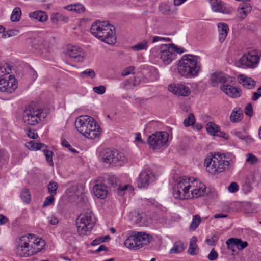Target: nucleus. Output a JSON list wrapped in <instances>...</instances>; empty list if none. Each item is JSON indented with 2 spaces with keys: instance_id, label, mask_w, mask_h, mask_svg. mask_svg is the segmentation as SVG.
Here are the masks:
<instances>
[{
  "instance_id": "obj_1",
  "label": "nucleus",
  "mask_w": 261,
  "mask_h": 261,
  "mask_svg": "<svg viewBox=\"0 0 261 261\" xmlns=\"http://www.w3.org/2000/svg\"><path fill=\"white\" fill-rule=\"evenodd\" d=\"M45 246L44 241L34 234H28L19 237L17 241L16 253L21 257L34 255Z\"/></svg>"
},
{
  "instance_id": "obj_2",
  "label": "nucleus",
  "mask_w": 261,
  "mask_h": 261,
  "mask_svg": "<svg viewBox=\"0 0 261 261\" xmlns=\"http://www.w3.org/2000/svg\"><path fill=\"white\" fill-rule=\"evenodd\" d=\"M199 59V57L191 54L184 55L179 61L178 73L187 78L197 76L200 69V65L198 62Z\"/></svg>"
},
{
  "instance_id": "obj_3",
  "label": "nucleus",
  "mask_w": 261,
  "mask_h": 261,
  "mask_svg": "<svg viewBox=\"0 0 261 261\" xmlns=\"http://www.w3.org/2000/svg\"><path fill=\"white\" fill-rule=\"evenodd\" d=\"M75 126L79 133L89 139H94L100 134V126L93 118L87 115L79 117Z\"/></svg>"
},
{
  "instance_id": "obj_4",
  "label": "nucleus",
  "mask_w": 261,
  "mask_h": 261,
  "mask_svg": "<svg viewBox=\"0 0 261 261\" xmlns=\"http://www.w3.org/2000/svg\"><path fill=\"white\" fill-rule=\"evenodd\" d=\"M90 31L98 39L109 44L116 42L115 27L105 22L95 21L91 25Z\"/></svg>"
},
{
  "instance_id": "obj_5",
  "label": "nucleus",
  "mask_w": 261,
  "mask_h": 261,
  "mask_svg": "<svg viewBox=\"0 0 261 261\" xmlns=\"http://www.w3.org/2000/svg\"><path fill=\"white\" fill-rule=\"evenodd\" d=\"M230 161L229 154L217 152L205 160L204 166L207 172L212 175H217L228 168Z\"/></svg>"
},
{
  "instance_id": "obj_6",
  "label": "nucleus",
  "mask_w": 261,
  "mask_h": 261,
  "mask_svg": "<svg viewBox=\"0 0 261 261\" xmlns=\"http://www.w3.org/2000/svg\"><path fill=\"white\" fill-rule=\"evenodd\" d=\"M96 220L90 210H85L77 217L76 225L79 235L82 237L88 236L95 224Z\"/></svg>"
},
{
  "instance_id": "obj_7",
  "label": "nucleus",
  "mask_w": 261,
  "mask_h": 261,
  "mask_svg": "<svg viewBox=\"0 0 261 261\" xmlns=\"http://www.w3.org/2000/svg\"><path fill=\"white\" fill-rule=\"evenodd\" d=\"M48 115L46 109L29 105L23 113V121L28 125L34 126L44 120Z\"/></svg>"
},
{
  "instance_id": "obj_8",
  "label": "nucleus",
  "mask_w": 261,
  "mask_h": 261,
  "mask_svg": "<svg viewBox=\"0 0 261 261\" xmlns=\"http://www.w3.org/2000/svg\"><path fill=\"white\" fill-rule=\"evenodd\" d=\"M12 66L5 63L0 66V91L12 93L17 88L16 79L11 74Z\"/></svg>"
},
{
  "instance_id": "obj_9",
  "label": "nucleus",
  "mask_w": 261,
  "mask_h": 261,
  "mask_svg": "<svg viewBox=\"0 0 261 261\" xmlns=\"http://www.w3.org/2000/svg\"><path fill=\"white\" fill-rule=\"evenodd\" d=\"M100 159L102 162L109 166H122L126 162V158L124 153L119 152L118 150L105 149L100 154Z\"/></svg>"
},
{
  "instance_id": "obj_10",
  "label": "nucleus",
  "mask_w": 261,
  "mask_h": 261,
  "mask_svg": "<svg viewBox=\"0 0 261 261\" xmlns=\"http://www.w3.org/2000/svg\"><path fill=\"white\" fill-rule=\"evenodd\" d=\"M151 236L143 232H139L129 236L124 242L127 248L137 250L150 243Z\"/></svg>"
},
{
  "instance_id": "obj_11",
  "label": "nucleus",
  "mask_w": 261,
  "mask_h": 261,
  "mask_svg": "<svg viewBox=\"0 0 261 261\" xmlns=\"http://www.w3.org/2000/svg\"><path fill=\"white\" fill-rule=\"evenodd\" d=\"M168 139L169 135L166 132H156L148 137L147 142L150 148L156 149L166 146Z\"/></svg>"
},
{
  "instance_id": "obj_12",
  "label": "nucleus",
  "mask_w": 261,
  "mask_h": 261,
  "mask_svg": "<svg viewBox=\"0 0 261 261\" xmlns=\"http://www.w3.org/2000/svg\"><path fill=\"white\" fill-rule=\"evenodd\" d=\"M259 56L256 50H252L244 55L239 62L244 68H254L259 61Z\"/></svg>"
},
{
  "instance_id": "obj_13",
  "label": "nucleus",
  "mask_w": 261,
  "mask_h": 261,
  "mask_svg": "<svg viewBox=\"0 0 261 261\" xmlns=\"http://www.w3.org/2000/svg\"><path fill=\"white\" fill-rule=\"evenodd\" d=\"M25 147L31 150L42 149L46 161L48 162L50 165L53 166L54 162L52 159L53 152L51 150L47 149V145L40 142L36 143L34 141H30L26 143Z\"/></svg>"
},
{
  "instance_id": "obj_14",
  "label": "nucleus",
  "mask_w": 261,
  "mask_h": 261,
  "mask_svg": "<svg viewBox=\"0 0 261 261\" xmlns=\"http://www.w3.org/2000/svg\"><path fill=\"white\" fill-rule=\"evenodd\" d=\"M154 178V175L149 170L142 171L139 174L137 183L139 188H147Z\"/></svg>"
},
{
  "instance_id": "obj_15",
  "label": "nucleus",
  "mask_w": 261,
  "mask_h": 261,
  "mask_svg": "<svg viewBox=\"0 0 261 261\" xmlns=\"http://www.w3.org/2000/svg\"><path fill=\"white\" fill-rule=\"evenodd\" d=\"M210 81L213 86L215 87L218 83L222 85L231 84L233 82V77L222 72H217L212 75Z\"/></svg>"
},
{
  "instance_id": "obj_16",
  "label": "nucleus",
  "mask_w": 261,
  "mask_h": 261,
  "mask_svg": "<svg viewBox=\"0 0 261 261\" xmlns=\"http://www.w3.org/2000/svg\"><path fill=\"white\" fill-rule=\"evenodd\" d=\"M66 54L74 62H81L84 60L85 53L79 46L72 45L68 46Z\"/></svg>"
},
{
  "instance_id": "obj_17",
  "label": "nucleus",
  "mask_w": 261,
  "mask_h": 261,
  "mask_svg": "<svg viewBox=\"0 0 261 261\" xmlns=\"http://www.w3.org/2000/svg\"><path fill=\"white\" fill-rule=\"evenodd\" d=\"M168 90L173 93L179 96H188L191 91L190 88L182 84H170L168 86Z\"/></svg>"
},
{
  "instance_id": "obj_18",
  "label": "nucleus",
  "mask_w": 261,
  "mask_h": 261,
  "mask_svg": "<svg viewBox=\"0 0 261 261\" xmlns=\"http://www.w3.org/2000/svg\"><path fill=\"white\" fill-rule=\"evenodd\" d=\"M160 59L165 65H168L175 58L176 54L171 51L168 45H164L161 48Z\"/></svg>"
},
{
  "instance_id": "obj_19",
  "label": "nucleus",
  "mask_w": 261,
  "mask_h": 261,
  "mask_svg": "<svg viewBox=\"0 0 261 261\" xmlns=\"http://www.w3.org/2000/svg\"><path fill=\"white\" fill-rule=\"evenodd\" d=\"M192 184L193 187H197V188H193L190 191L192 198L203 196L206 194V187L199 180L194 179Z\"/></svg>"
},
{
  "instance_id": "obj_20",
  "label": "nucleus",
  "mask_w": 261,
  "mask_h": 261,
  "mask_svg": "<svg viewBox=\"0 0 261 261\" xmlns=\"http://www.w3.org/2000/svg\"><path fill=\"white\" fill-rule=\"evenodd\" d=\"M211 8L214 12L223 14H229L231 10L227 8L226 4L221 0H209Z\"/></svg>"
},
{
  "instance_id": "obj_21",
  "label": "nucleus",
  "mask_w": 261,
  "mask_h": 261,
  "mask_svg": "<svg viewBox=\"0 0 261 261\" xmlns=\"http://www.w3.org/2000/svg\"><path fill=\"white\" fill-rule=\"evenodd\" d=\"M227 249H231L233 246L236 247L239 250H242L248 246L247 241H243L241 239L230 238L226 242Z\"/></svg>"
},
{
  "instance_id": "obj_22",
  "label": "nucleus",
  "mask_w": 261,
  "mask_h": 261,
  "mask_svg": "<svg viewBox=\"0 0 261 261\" xmlns=\"http://www.w3.org/2000/svg\"><path fill=\"white\" fill-rule=\"evenodd\" d=\"M220 89L228 96L237 98L241 96V90L236 87L230 85V84L222 85Z\"/></svg>"
},
{
  "instance_id": "obj_23",
  "label": "nucleus",
  "mask_w": 261,
  "mask_h": 261,
  "mask_svg": "<svg viewBox=\"0 0 261 261\" xmlns=\"http://www.w3.org/2000/svg\"><path fill=\"white\" fill-rule=\"evenodd\" d=\"M190 178L183 177L179 179L175 188H176V189H180L183 193L189 194V190L192 187V185L190 183Z\"/></svg>"
},
{
  "instance_id": "obj_24",
  "label": "nucleus",
  "mask_w": 261,
  "mask_h": 261,
  "mask_svg": "<svg viewBox=\"0 0 261 261\" xmlns=\"http://www.w3.org/2000/svg\"><path fill=\"white\" fill-rule=\"evenodd\" d=\"M93 191L95 195L101 199L105 198L108 193L107 187L103 182L96 184L93 187Z\"/></svg>"
},
{
  "instance_id": "obj_25",
  "label": "nucleus",
  "mask_w": 261,
  "mask_h": 261,
  "mask_svg": "<svg viewBox=\"0 0 261 261\" xmlns=\"http://www.w3.org/2000/svg\"><path fill=\"white\" fill-rule=\"evenodd\" d=\"M251 10L252 7L249 3H243L240 4L238 8L239 18L242 20L244 19Z\"/></svg>"
},
{
  "instance_id": "obj_26",
  "label": "nucleus",
  "mask_w": 261,
  "mask_h": 261,
  "mask_svg": "<svg viewBox=\"0 0 261 261\" xmlns=\"http://www.w3.org/2000/svg\"><path fill=\"white\" fill-rule=\"evenodd\" d=\"M103 183L107 187H113L116 188L119 184V180L115 175H105L103 177Z\"/></svg>"
},
{
  "instance_id": "obj_27",
  "label": "nucleus",
  "mask_w": 261,
  "mask_h": 261,
  "mask_svg": "<svg viewBox=\"0 0 261 261\" xmlns=\"http://www.w3.org/2000/svg\"><path fill=\"white\" fill-rule=\"evenodd\" d=\"M239 81L244 87L251 89L255 87V82L250 77H248L244 75L239 76Z\"/></svg>"
},
{
  "instance_id": "obj_28",
  "label": "nucleus",
  "mask_w": 261,
  "mask_h": 261,
  "mask_svg": "<svg viewBox=\"0 0 261 261\" xmlns=\"http://www.w3.org/2000/svg\"><path fill=\"white\" fill-rule=\"evenodd\" d=\"M29 16L32 19H36L40 22H45L47 20L46 13L42 11H35L29 13Z\"/></svg>"
},
{
  "instance_id": "obj_29",
  "label": "nucleus",
  "mask_w": 261,
  "mask_h": 261,
  "mask_svg": "<svg viewBox=\"0 0 261 261\" xmlns=\"http://www.w3.org/2000/svg\"><path fill=\"white\" fill-rule=\"evenodd\" d=\"M218 28L219 35V41L223 42L227 36L229 27L228 25L224 23H219L218 24Z\"/></svg>"
},
{
  "instance_id": "obj_30",
  "label": "nucleus",
  "mask_w": 261,
  "mask_h": 261,
  "mask_svg": "<svg viewBox=\"0 0 261 261\" xmlns=\"http://www.w3.org/2000/svg\"><path fill=\"white\" fill-rule=\"evenodd\" d=\"M242 111L240 108H234L230 116V120L233 123H238L243 118Z\"/></svg>"
},
{
  "instance_id": "obj_31",
  "label": "nucleus",
  "mask_w": 261,
  "mask_h": 261,
  "mask_svg": "<svg viewBox=\"0 0 261 261\" xmlns=\"http://www.w3.org/2000/svg\"><path fill=\"white\" fill-rule=\"evenodd\" d=\"M159 11L163 15L169 16L174 13L172 7L166 3H162L159 6Z\"/></svg>"
},
{
  "instance_id": "obj_32",
  "label": "nucleus",
  "mask_w": 261,
  "mask_h": 261,
  "mask_svg": "<svg viewBox=\"0 0 261 261\" xmlns=\"http://www.w3.org/2000/svg\"><path fill=\"white\" fill-rule=\"evenodd\" d=\"M64 9L70 11H74L79 13L84 12L85 10L84 6L81 4L68 5L65 6Z\"/></svg>"
},
{
  "instance_id": "obj_33",
  "label": "nucleus",
  "mask_w": 261,
  "mask_h": 261,
  "mask_svg": "<svg viewBox=\"0 0 261 261\" xmlns=\"http://www.w3.org/2000/svg\"><path fill=\"white\" fill-rule=\"evenodd\" d=\"M139 84L135 76L130 77L124 82L123 87L126 90L133 89L135 86Z\"/></svg>"
},
{
  "instance_id": "obj_34",
  "label": "nucleus",
  "mask_w": 261,
  "mask_h": 261,
  "mask_svg": "<svg viewBox=\"0 0 261 261\" xmlns=\"http://www.w3.org/2000/svg\"><path fill=\"white\" fill-rule=\"evenodd\" d=\"M186 245L181 241L176 242L173 247L170 249V253L171 254L180 253L186 248Z\"/></svg>"
},
{
  "instance_id": "obj_35",
  "label": "nucleus",
  "mask_w": 261,
  "mask_h": 261,
  "mask_svg": "<svg viewBox=\"0 0 261 261\" xmlns=\"http://www.w3.org/2000/svg\"><path fill=\"white\" fill-rule=\"evenodd\" d=\"M51 20L54 23H57L58 22L67 23L68 18L59 13H55L52 14Z\"/></svg>"
},
{
  "instance_id": "obj_36",
  "label": "nucleus",
  "mask_w": 261,
  "mask_h": 261,
  "mask_svg": "<svg viewBox=\"0 0 261 261\" xmlns=\"http://www.w3.org/2000/svg\"><path fill=\"white\" fill-rule=\"evenodd\" d=\"M197 239L195 236H193L190 242L189 247L188 250V253L191 255L197 254V245L196 244Z\"/></svg>"
},
{
  "instance_id": "obj_37",
  "label": "nucleus",
  "mask_w": 261,
  "mask_h": 261,
  "mask_svg": "<svg viewBox=\"0 0 261 261\" xmlns=\"http://www.w3.org/2000/svg\"><path fill=\"white\" fill-rule=\"evenodd\" d=\"M148 45V41L147 40H144L139 42L136 45L132 47V49L136 51L146 49Z\"/></svg>"
},
{
  "instance_id": "obj_38",
  "label": "nucleus",
  "mask_w": 261,
  "mask_h": 261,
  "mask_svg": "<svg viewBox=\"0 0 261 261\" xmlns=\"http://www.w3.org/2000/svg\"><path fill=\"white\" fill-rule=\"evenodd\" d=\"M182 191L181 190L174 187L173 192V195L175 198L179 199H185L190 198V195L188 194L183 193L182 194Z\"/></svg>"
},
{
  "instance_id": "obj_39",
  "label": "nucleus",
  "mask_w": 261,
  "mask_h": 261,
  "mask_svg": "<svg viewBox=\"0 0 261 261\" xmlns=\"http://www.w3.org/2000/svg\"><path fill=\"white\" fill-rule=\"evenodd\" d=\"M21 15V10L19 7H15L11 15V20L13 22H17L19 21Z\"/></svg>"
},
{
  "instance_id": "obj_40",
  "label": "nucleus",
  "mask_w": 261,
  "mask_h": 261,
  "mask_svg": "<svg viewBox=\"0 0 261 261\" xmlns=\"http://www.w3.org/2000/svg\"><path fill=\"white\" fill-rule=\"evenodd\" d=\"M58 187V185L56 182L50 181L47 185L48 192L51 195H55L57 194Z\"/></svg>"
},
{
  "instance_id": "obj_41",
  "label": "nucleus",
  "mask_w": 261,
  "mask_h": 261,
  "mask_svg": "<svg viewBox=\"0 0 261 261\" xmlns=\"http://www.w3.org/2000/svg\"><path fill=\"white\" fill-rule=\"evenodd\" d=\"M201 222V218L199 215H195L192 219V222L190 225L191 230H195L199 226Z\"/></svg>"
},
{
  "instance_id": "obj_42",
  "label": "nucleus",
  "mask_w": 261,
  "mask_h": 261,
  "mask_svg": "<svg viewBox=\"0 0 261 261\" xmlns=\"http://www.w3.org/2000/svg\"><path fill=\"white\" fill-rule=\"evenodd\" d=\"M95 76H96L95 72H94V71L93 70L91 69H87L85 71L81 72L80 73V76L82 79H86V78H88V77L93 79V78L95 77Z\"/></svg>"
},
{
  "instance_id": "obj_43",
  "label": "nucleus",
  "mask_w": 261,
  "mask_h": 261,
  "mask_svg": "<svg viewBox=\"0 0 261 261\" xmlns=\"http://www.w3.org/2000/svg\"><path fill=\"white\" fill-rule=\"evenodd\" d=\"M20 197L22 200L26 203H29L31 201V195L28 189L25 188L22 190L20 194Z\"/></svg>"
},
{
  "instance_id": "obj_44",
  "label": "nucleus",
  "mask_w": 261,
  "mask_h": 261,
  "mask_svg": "<svg viewBox=\"0 0 261 261\" xmlns=\"http://www.w3.org/2000/svg\"><path fill=\"white\" fill-rule=\"evenodd\" d=\"M220 127L213 122H209L206 124V130L210 133H218Z\"/></svg>"
},
{
  "instance_id": "obj_45",
  "label": "nucleus",
  "mask_w": 261,
  "mask_h": 261,
  "mask_svg": "<svg viewBox=\"0 0 261 261\" xmlns=\"http://www.w3.org/2000/svg\"><path fill=\"white\" fill-rule=\"evenodd\" d=\"M195 122V119L194 115L193 114H189L188 117L185 119L184 121V124L185 126L188 127L192 126Z\"/></svg>"
},
{
  "instance_id": "obj_46",
  "label": "nucleus",
  "mask_w": 261,
  "mask_h": 261,
  "mask_svg": "<svg viewBox=\"0 0 261 261\" xmlns=\"http://www.w3.org/2000/svg\"><path fill=\"white\" fill-rule=\"evenodd\" d=\"M168 46L171 51L173 54H175L176 53L178 54H182L185 51V49L184 48L179 47L174 44H168Z\"/></svg>"
},
{
  "instance_id": "obj_47",
  "label": "nucleus",
  "mask_w": 261,
  "mask_h": 261,
  "mask_svg": "<svg viewBox=\"0 0 261 261\" xmlns=\"http://www.w3.org/2000/svg\"><path fill=\"white\" fill-rule=\"evenodd\" d=\"M258 161L257 158L252 153H248L247 154V159L246 162L251 165L256 164Z\"/></svg>"
},
{
  "instance_id": "obj_48",
  "label": "nucleus",
  "mask_w": 261,
  "mask_h": 261,
  "mask_svg": "<svg viewBox=\"0 0 261 261\" xmlns=\"http://www.w3.org/2000/svg\"><path fill=\"white\" fill-rule=\"evenodd\" d=\"M19 31L17 30L10 29L7 31H4L2 35L3 38L9 37L12 36L16 35Z\"/></svg>"
},
{
  "instance_id": "obj_49",
  "label": "nucleus",
  "mask_w": 261,
  "mask_h": 261,
  "mask_svg": "<svg viewBox=\"0 0 261 261\" xmlns=\"http://www.w3.org/2000/svg\"><path fill=\"white\" fill-rule=\"evenodd\" d=\"M245 114L249 117L252 116L253 114V111L252 109V106L251 103H248L245 108L244 109Z\"/></svg>"
},
{
  "instance_id": "obj_50",
  "label": "nucleus",
  "mask_w": 261,
  "mask_h": 261,
  "mask_svg": "<svg viewBox=\"0 0 261 261\" xmlns=\"http://www.w3.org/2000/svg\"><path fill=\"white\" fill-rule=\"evenodd\" d=\"M55 200V198L54 195H49L47 196L44 200V201L43 203V206L46 207L50 204H51Z\"/></svg>"
},
{
  "instance_id": "obj_51",
  "label": "nucleus",
  "mask_w": 261,
  "mask_h": 261,
  "mask_svg": "<svg viewBox=\"0 0 261 261\" xmlns=\"http://www.w3.org/2000/svg\"><path fill=\"white\" fill-rule=\"evenodd\" d=\"M61 144L63 146L65 147L66 148H68L69 150L71 151L73 153H78V151L75 150V149H73L71 147L70 144L69 143V142L65 139H63L62 140Z\"/></svg>"
},
{
  "instance_id": "obj_52",
  "label": "nucleus",
  "mask_w": 261,
  "mask_h": 261,
  "mask_svg": "<svg viewBox=\"0 0 261 261\" xmlns=\"http://www.w3.org/2000/svg\"><path fill=\"white\" fill-rule=\"evenodd\" d=\"M242 189L244 193H247L251 191L252 187L249 181H246L242 185Z\"/></svg>"
},
{
  "instance_id": "obj_53",
  "label": "nucleus",
  "mask_w": 261,
  "mask_h": 261,
  "mask_svg": "<svg viewBox=\"0 0 261 261\" xmlns=\"http://www.w3.org/2000/svg\"><path fill=\"white\" fill-rule=\"evenodd\" d=\"M134 69L135 67L134 66H129L123 70L121 75L122 76H127L132 73L134 74Z\"/></svg>"
},
{
  "instance_id": "obj_54",
  "label": "nucleus",
  "mask_w": 261,
  "mask_h": 261,
  "mask_svg": "<svg viewBox=\"0 0 261 261\" xmlns=\"http://www.w3.org/2000/svg\"><path fill=\"white\" fill-rule=\"evenodd\" d=\"M94 92L98 94H102L106 92V88L102 85H100L97 87H94L93 88Z\"/></svg>"
},
{
  "instance_id": "obj_55",
  "label": "nucleus",
  "mask_w": 261,
  "mask_h": 261,
  "mask_svg": "<svg viewBox=\"0 0 261 261\" xmlns=\"http://www.w3.org/2000/svg\"><path fill=\"white\" fill-rule=\"evenodd\" d=\"M239 189L238 184L235 182H231L228 186V190L231 193H235Z\"/></svg>"
},
{
  "instance_id": "obj_56",
  "label": "nucleus",
  "mask_w": 261,
  "mask_h": 261,
  "mask_svg": "<svg viewBox=\"0 0 261 261\" xmlns=\"http://www.w3.org/2000/svg\"><path fill=\"white\" fill-rule=\"evenodd\" d=\"M218 257V253L213 249L207 256V258L210 260H215Z\"/></svg>"
},
{
  "instance_id": "obj_57",
  "label": "nucleus",
  "mask_w": 261,
  "mask_h": 261,
  "mask_svg": "<svg viewBox=\"0 0 261 261\" xmlns=\"http://www.w3.org/2000/svg\"><path fill=\"white\" fill-rule=\"evenodd\" d=\"M27 135L28 137L33 139H36L38 137V134L35 130H32L30 128L27 130Z\"/></svg>"
},
{
  "instance_id": "obj_58",
  "label": "nucleus",
  "mask_w": 261,
  "mask_h": 261,
  "mask_svg": "<svg viewBox=\"0 0 261 261\" xmlns=\"http://www.w3.org/2000/svg\"><path fill=\"white\" fill-rule=\"evenodd\" d=\"M218 239L215 236H213L211 238H207L205 240L206 243L210 246H215L216 242L217 241Z\"/></svg>"
},
{
  "instance_id": "obj_59",
  "label": "nucleus",
  "mask_w": 261,
  "mask_h": 261,
  "mask_svg": "<svg viewBox=\"0 0 261 261\" xmlns=\"http://www.w3.org/2000/svg\"><path fill=\"white\" fill-rule=\"evenodd\" d=\"M128 187H130L128 185H125L122 188H120L119 184L118 185L117 188L116 189L118 190V194L120 196H122L124 194L125 191L127 189Z\"/></svg>"
},
{
  "instance_id": "obj_60",
  "label": "nucleus",
  "mask_w": 261,
  "mask_h": 261,
  "mask_svg": "<svg viewBox=\"0 0 261 261\" xmlns=\"http://www.w3.org/2000/svg\"><path fill=\"white\" fill-rule=\"evenodd\" d=\"M235 134H236V135L237 136V137H238V138H239L240 139H241L242 140L246 139L247 141H248V142H251L253 140L251 138L249 137H246L245 135L242 134V133L241 132H236Z\"/></svg>"
},
{
  "instance_id": "obj_61",
  "label": "nucleus",
  "mask_w": 261,
  "mask_h": 261,
  "mask_svg": "<svg viewBox=\"0 0 261 261\" xmlns=\"http://www.w3.org/2000/svg\"><path fill=\"white\" fill-rule=\"evenodd\" d=\"M48 219L50 224L53 225H57L58 223V220L57 218L54 216L48 217Z\"/></svg>"
},
{
  "instance_id": "obj_62",
  "label": "nucleus",
  "mask_w": 261,
  "mask_h": 261,
  "mask_svg": "<svg viewBox=\"0 0 261 261\" xmlns=\"http://www.w3.org/2000/svg\"><path fill=\"white\" fill-rule=\"evenodd\" d=\"M8 222V219L2 214H0V225L5 224Z\"/></svg>"
},
{
  "instance_id": "obj_63",
  "label": "nucleus",
  "mask_w": 261,
  "mask_h": 261,
  "mask_svg": "<svg viewBox=\"0 0 261 261\" xmlns=\"http://www.w3.org/2000/svg\"><path fill=\"white\" fill-rule=\"evenodd\" d=\"M101 243H102V241H101V237H100V238H97L94 239V240H93L92 241V242L91 243V245L92 246H95V245H98V244H100Z\"/></svg>"
},
{
  "instance_id": "obj_64",
  "label": "nucleus",
  "mask_w": 261,
  "mask_h": 261,
  "mask_svg": "<svg viewBox=\"0 0 261 261\" xmlns=\"http://www.w3.org/2000/svg\"><path fill=\"white\" fill-rule=\"evenodd\" d=\"M261 97V95L257 92V91L254 92L253 93L252 96L251 97V99L253 101H256L260 97Z\"/></svg>"
}]
</instances>
